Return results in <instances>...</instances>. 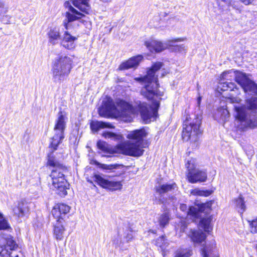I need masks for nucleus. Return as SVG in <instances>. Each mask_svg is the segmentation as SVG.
<instances>
[{"label": "nucleus", "instance_id": "obj_27", "mask_svg": "<svg viewBox=\"0 0 257 257\" xmlns=\"http://www.w3.org/2000/svg\"><path fill=\"white\" fill-rule=\"evenodd\" d=\"M213 250V245L206 244L202 246L200 253L202 257H209Z\"/></svg>", "mask_w": 257, "mask_h": 257}, {"label": "nucleus", "instance_id": "obj_35", "mask_svg": "<svg viewBox=\"0 0 257 257\" xmlns=\"http://www.w3.org/2000/svg\"><path fill=\"white\" fill-rule=\"evenodd\" d=\"M156 245L164 250L168 245V242L164 236H162L158 238L156 241Z\"/></svg>", "mask_w": 257, "mask_h": 257}, {"label": "nucleus", "instance_id": "obj_32", "mask_svg": "<svg viewBox=\"0 0 257 257\" xmlns=\"http://www.w3.org/2000/svg\"><path fill=\"white\" fill-rule=\"evenodd\" d=\"M197 166V162L195 159L191 158L187 161V163L186 164V167L187 168V172L186 175L187 174H189L190 172H193L197 169L196 168Z\"/></svg>", "mask_w": 257, "mask_h": 257}, {"label": "nucleus", "instance_id": "obj_38", "mask_svg": "<svg viewBox=\"0 0 257 257\" xmlns=\"http://www.w3.org/2000/svg\"><path fill=\"white\" fill-rule=\"evenodd\" d=\"M250 231L252 233H257V217L252 221H248Z\"/></svg>", "mask_w": 257, "mask_h": 257}, {"label": "nucleus", "instance_id": "obj_40", "mask_svg": "<svg viewBox=\"0 0 257 257\" xmlns=\"http://www.w3.org/2000/svg\"><path fill=\"white\" fill-rule=\"evenodd\" d=\"M187 50V47L184 44L175 46L174 51L180 53L185 54Z\"/></svg>", "mask_w": 257, "mask_h": 257}, {"label": "nucleus", "instance_id": "obj_29", "mask_svg": "<svg viewBox=\"0 0 257 257\" xmlns=\"http://www.w3.org/2000/svg\"><path fill=\"white\" fill-rule=\"evenodd\" d=\"M170 219V214L168 212L162 213L158 218L160 226L161 227H164L169 223Z\"/></svg>", "mask_w": 257, "mask_h": 257}, {"label": "nucleus", "instance_id": "obj_14", "mask_svg": "<svg viewBox=\"0 0 257 257\" xmlns=\"http://www.w3.org/2000/svg\"><path fill=\"white\" fill-rule=\"evenodd\" d=\"M70 209V207L65 204H57L53 207L52 214L57 221H62L64 216L69 212Z\"/></svg>", "mask_w": 257, "mask_h": 257}, {"label": "nucleus", "instance_id": "obj_17", "mask_svg": "<svg viewBox=\"0 0 257 257\" xmlns=\"http://www.w3.org/2000/svg\"><path fill=\"white\" fill-rule=\"evenodd\" d=\"M76 37L72 36L68 31L65 32L61 44L65 48L71 50L75 48V42L77 40Z\"/></svg>", "mask_w": 257, "mask_h": 257}, {"label": "nucleus", "instance_id": "obj_28", "mask_svg": "<svg viewBox=\"0 0 257 257\" xmlns=\"http://www.w3.org/2000/svg\"><path fill=\"white\" fill-rule=\"evenodd\" d=\"M102 136L105 139H110L117 141H120L122 140L123 138L121 135L110 132H103L102 134Z\"/></svg>", "mask_w": 257, "mask_h": 257}, {"label": "nucleus", "instance_id": "obj_25", "mask_svg": "<svg viewBox=\"0 0 257 257\" xmlns=\"http://www.w3.org/2000/svg\"><path fill=\"white\" fill-rule=\"evenodd\" d=\"M27 205L23 201L19 202L13 208V212L15 215L18 217H22L27 211Z\"/></svg>", "mask_w": 257, "mask_h": 257}, {"label": "nucleus", "instance_id": "obj_5", "mask_svg": "<svg viewBox=\"0 0 257 257\" xmlns=\"http://www.w3.org/2000/svg\"><path fill=\"white\" fill-rule=\"evenodd\" d=\"M67 117L64 112L60 111L55 120L53 136L50 139V147L53 151L57 150L58 146L64 138V131L66 128Z\"/></svg>", "mask_w": 257, "mask_h": 257}, {"label": "nucleus", "instance_id": "obj_41", "mask_svg": "<svg viewBox=\"0 0 257 257\" xmlns=\"http://www.w3.org/2000/svg\"><path fill=\"white\" fill-rule=\"evenodd\" d=\"M10 251L8 248H6V246L4 245H0V255L2 256L5 257L10 255Z\"/></svg>", "mask_w": 257, "mask_h": 257}, {"label": "nucleus", "instance_id": "obj_24", "mask_svg": "<svg viewBox=\"0 0 257 257\" xmlns=\"http://www.w3.org/2000/svg\"><path fill=\"white\" fill-rule=\"evenodd\" d=\"M113 127L111 123L103 121H92L90 123V128L93 133L97 132L101 128Z\"/></svg>", "mask_w": 257, "mask_h": 257}, {"label": "nucleus", "instance_id": "obj_34", "mask_svg": "<svg viewBox=\"0 0 257 257\" xmlns=\"http://www.w3.org/2000/svg\"><path fill=\"white\" fill-rule=\"evenodd\" d=\"M192 254L190 249H179L176 252V257H190Z\"/></svg>", "mask_w": 257, "mask_h": 257}, {"label": "nucleus", "instance_id": "obj_15", "mask_svg": "<svg viewBox=\"0 0 257 257\" xmlns=\"http://www.w3.org/2000/svg\"><path fill=\"white\" fill-rule=\"evenodd\" d=\"M143 60V56L141 55L133 57L128 60L122 62L119 66L120 70H126L130 68L136 69Z\"/></svg>", "mask_w": 257, "mask_h": 257}, {"label": "nucleus", "instance_id": "obj_49", "mask_svg": "<svg viewBox=\"0 0 257 257\" xmlns=\"http://www.w3.org/2000/svg\"><path fill=\"white\" fill-rule=\"evenodd\" d=\"M201 98H202V97L200 96H199L198 97V99H197V106L198 107L200 106L201 101Z\"/></svg>", "mask_w": 257, "mask_h": 257}, {"label": "nucleus", "instance_id": "obj_43", "mask_svg": "<svg viewBox=\"0 0 257 257\" xmlns=\"http://www.w3.org/2000/svg\"><path fill=\"white\" fill-rule=\"evenodd\" d=\"M233 94H230V96L227 97V101L230 103H239L241 101V99L238 97H234Z\"/></svg>", "mask_w": 257, "mask_h": 257}, {"label": "nucleus", "instance_id": "obj_33", "mask_svg": "<svg viewBox=\"0 0 257 257\" xmlns=\"http://www.w3.org/2000/svg\"><path fill=\"white\" fill-rule=\"evenodd\" d=\"M190 193L192 195L207 197L211 195L212 191L207 190H200L199 188H195L192 190Z\"/></svg>", "mask_w": 257, "mask_h": 257}, {"label": "nucleus", "instance_id": "obj_1", "mask_svg": "<svg viewBox=\"0 0 257 257\" xmlns=\"http://www.w3.org/2000/svg\"><path fill=\"white\" fill-rule=\"evenodd\" d=\"M162 66V63L156 62L148 70L146 76L135 79L144 85L141 93L147 99L152 100V106L148 105L146 102L139 101L136 103L134 108L123 100H117L114 103L111 98H106L103 100L101 106L99 108V114L103 117H120L124 121H131L132 120V115L139 112L146 123L150 121L152 117H156L160 101L164 93L158 89V76L156 73Z\"/></svg>", "mask_w": 257, "mask_h": 257}, {"label": "nucleus", "instance_id": "obj_11", "mask_svg": "<svg viewBox=\"0 0 257 257\" xmlns=\"http://www.w3.org/2000/svg\"><path fill=\"white\" fill-rule=\"evenodd\" d=\"M180 209L185 212L188 215L192 216L194 218L199 217V213L205 212L207 213L210 210V204L209 203H202L190 207L189 209L185 204H181Z\"/></svg>", "mask_w": 257, "mask_h": 257}, {"label": "nucleus", "instance_id": "obj_3", "mask_svg": "<svg viewBox=\"0 0 257 257\" xmlns=\"http://www.w3.org/2000/svg\"><path fill=\"white\" fill-rule=\"evenodd\" d=\"M47 165L55 168L52 170L50 175L52 186L59 195H66L69 185L64 178V173H66L67 169L60 164L51 154L48 156Z\"/></svg>", "mask_w": 257, "mask_h": 257}, {"label": "nucleus", "instance_id": "obj_26", "mask_svg": "<svg viewBox=\"0 0 257 257\" xmlns=\"http://www.w3.org/2000/svg\"><path fill=\"white\" fill-rule=\"evenodd\" d=\"M214 117L215 119L218 120L225 121L229 118V113L226 108L223 106L217 109L215 113Z\"/></svg>", "mask_w": 257, "mask_h": 257}, {"label": "nucleus", "instance_id": "obj_46", "mask_svg": "<svg viewBox=\"0 0 257 257\" xmlns=\"http://www.w3.org/2000/svg\"><path fill=\"white\" fill-rule=\"evenodd\" d=\"M243 4L245 5H248L250 4H253L255 2L256 0H240Z\"/></svg>", "mask_w": 257, "mask_h": 257}, {"label": "nucleus", "instance_id": "obj_6", "mask_svg": "<svg viewBox=\"0 0 257 257\" xmlns=\"http://www.w3.org/2000/svg\"><path fill=\"white\" fill-rule=\"evenodd\" d=\"M201 119L196 117L191 120L187 117L184 122L182 131V138L184 141H190L195 142L198 140V136L201 134L200 129Z\"/></svg>", "mask_w": 257, "mask_h": 257}, {"label": "nucleus", "instance_id": "obj_44", "mask_svg": "<svg viewBox=\"0 0 257 257\" xmlns=\"http://www.w3.org/2000/svg\"><path fill=\"white\" fill-rule=\"evenodd\" d=\"M97 165L100 168H101L103 170H111L115 168L113 165H106L98 163Z\"/></svg>", "mask_w": 257, "mask_h": 257}, {"label": "nucleus", "instance_id": "obj_31", "mask_svg": "<svg viewBox=\"0 0 257 257\" xmlns=\"http://www.w3.org/2000/svg\"><path fill=\"white\" fill-rule=\"evenodd\" d=\"M234 201L238 212L241 214L243 213L246 209V206L242 196H240L238 198H236Z\"/></svg>", "mask_w": 257, "mask_h": 257}, {"label": "nucleus", "instance_id": "obj_7", "mask_svg": "<svg viewBox=\"0 0 257 257\" xmlns=\"http://www.w3.org/2000/svg\"><path fill=\"white\" fill-rule=\"evenodd\" d=\"M145 143L142 142H133L128 140L124 141L117 146L118 150L122 154L138 157L142 156L146 148Z\"/></svg>", "mask_w": 257, "mask_h": 257}, {"label": "nucleus", "instance_id": "obj_53", "mask_svg": "<svg viewBox=\"0 0 257 257\" xmlns=\"http://www.w3.org/2000/svg\"><path fill=\"white\" fill-rule=\"evenodd\" d=\"M150 231H151V232L153 233H156V231H154V230H150Z\"/></svg>", "mask_w": 257, "mask_h": 257}, {"label": "nucleus", "instance_id": "obj_39", "mask_svg": "<svg viewBox=\"0 0 257 257\" xmlns=\"http://www.w3.org/2000/svg\"><path fill=\"white\" fill-rule=\"evenodd\" d=\"M6 0H0V17L4 16L8 12V8L6 5Z\"/></svg>", "mask_w": 257, "mask_h": 257}, {"label": "nucleus", "instance_id": "obj_42", "mask_svg": "<svg viewBox=\"0 0 257 257\" xmlns=\"http://www.w3.org/2000/svg\"><path fill=\"white\" fill-rule=\"evenodd\" d=\"M187 227V224L184 220H181L179 224L178 225V226L176 227L177 230L179 229L181 232H184Z\"/></svg>", "mask_w": 257, "mask_h": 257}, {"label": "nucleus", "instance_id": "obj_4", "mask_svg": "<svg viewBox=\"0 0 257 257\" xmlns=\"http://www.w3.org/2000/svg\"><path fill=\"white\" fill-rule=\"evenodd\" d=\"M72 60L67 56L56 58L52 64L51 72L53 81L60 83L69 74L72 68Z\"/></svg>", "mask_w": 257, "mask_h": 257}, {"label": "nucleus", "instance_id": "obj_51", "mask_svg": "<svg viewBox=\"0 0 257 257\" xmlns=\"http://www.w3.org/2000/svg\"><path fill=\"white\" fill-rule=\"evenodd\" d=\"M103 2L107 3L110 2L111 0H101Z\"/></svg>", "mask_w": 257, "mask_h": 257}, {"label": "nucleus", "instance_id": "obj_56", "mask_svg": "<svg viewBox=\"0 0 257 257\" xmlns=\"http://www.w3.org/2000/svg\"><path fill=\"white\" fill-rule=\"evenodd\" d=\"M16 257H18V256L17 255V256H16Z\"/></svg>", "mask_w": 257, "mask_h": 257}, {"label": "nucleus", "instance_id": "obj_16", "mask_svg": "<svg viewBox=\"0 0 257 257\" xmlns=\"http://www.w3.org/2000/svg\"><path fill=\"white\" fill-rule=\"evenodd\" d=\"M188 237L191 239L194 244H200L205 241L206 235L202 230L190 229L188 234Z\"/></svg>", "mask_w": 257, "mask_h": 257}, {"label": "nucleus", "instance_id": "obj_47", "mask_svg": "<svg viewBox=\"0 0 257 257\" xmlns=\"http://www.w3.org/2000/svg\"><path fill=\"white\" fill-rule=\"evenodd\" d=\"M125 238L127 241H131L132 239V238H133V235L132 232H131L130 233H128L127 234V235H126Z\"/></svg>", "mask_w": 257, "mask_h": 257}, {"label": "nucleus", "instance_id": "obj_55", "mask_svg": "<svg viewBox=\"0 0 257 257\" xmlns=\"http://www.w3.org/2000/svg\"><path fill=\"white\" fill-rule=\"evenodd\" d=\"M116 244H117V245H118V240L116 241Z\"/></svg>", "mask_w": 257, "mask_h": 257}, {"label": "nucleus", "instance_id": "obj_18", "mask_svg": "<svg viewBox=\"0 0 257 257\" xmlns=\"http://www.w3.org/2000/svg\"><path fill=\"white\" fill-rule=\"evenodd\" d=\"M147 135V133L144 128L128 132L126 138L129 140H136V142H142L144 143L143 140Z\"/></svg>", "mask_w": 257, "mask_h": 257}, {"label": "nucleus", "instance_id": "obj_8", "mask_svg": "<svg viewBox=\"0 0 257 257\" xmlns=\"http://www.w3.org/2000/svg\"><path fill=\"white\" fill-rule=\"evenodd\" d=\"M237 72V70H234L233 69L223 72L220 77V83L218 88H220L222 91L230 90L231 91H237L236 94H237L238 90L235 83L227 81L228 80H235Z\"/></svg>", "mask_w": 257, "mask_h": 257}, {"label": "nucleus", "instance_id": "obj_52", "mask_svg": "<svg viewBox=\"0 0 257 257\" xmlns=\"http://www.w3.org/2000/svg\"><path fill=\"white\" fill-rule=\"evenodd\" d=\"M87 181H88V182H89L90 183H91V184H93V182H92V181H91V180H88H88H87Z\"/></svg>", "mask_w": 257, "mask_h": 257}, {"label": "nucleus", "instance_id": "obj_22", "mask_svg": "<svg viewBox=\"0 0 257 257\" xmlns=\"http://www.w3.org/2000/svg\"><path fill=\"white\" fill-rule=\"evenodd\" d=\"M72 4L83 13L87 14L90 11V6L88 3V0H72Z\"/></svg>", "mask_w": 257, "mask_h": 257}, {"label": "nucleus", "instance_id": "obj_19", "mask_svg": "<svg viewBox=\"0 0 257 257\" xmlns=\"http://www.w3.org/2000/svg\"><path fill=\"white\" fill-rule=\"evenodd\" d=\"M48 42L55 45L61 40L60 30L57 27L51 28L47 33Z\"/></svg>", "mask_w": 257, "mask_h": 257}, {"label": "nucleus", "instance_id": "obj_30", "mask_svg": "<svg viewBox=\"0 0 257 257\" xmlns=\"http://www.w3.org/2000/svg\"><path fill=\"white\" fill-rule=\"evenodd\" d=\"M210 223L211 219L210 218H203L200 221L199 226L203 228L205 231L209 232L211 230Z\"/></svg>", "mask_w": 257, "mask_h": 257}, {"label": "nucleus", "instance_id": "obj_10", "mask_svg": "<svg viewBox=\"0 0 257 257\" xmlns=\"http://www.w3.org/2000/svg\"><path fill=\"white\" fill-rule=\"evenodd\" d=\"M187 40L186 37L173 39L167 41L163 43L154 39H150L145 42V46L151 52H160L166 49L169 46L171 45L172 43L183 42Z\"/></svg>", "mask_w": 257, "mask_h": 257}, {"label": "nucleus", "instance_id": "obj_13", "mask_svg": "<svg viewBox=\"0 0 257 257\" xmlns=\"http://www.w3.org/2000/svg\"><path fill=\"white\" fill-rule=\"evenodd\" d=\"M186 177L188 181L191 183L204 182L207 180V172L205 170L197 169L193 172L187 174Z\"/></svg>", "mask_w": 257, "mask_h": 257}, {"label": "nucleus", "instance_id": "obj_20", "mask_svg": "<svg viewBox=\"0 0 257 257\" xmlns=\"http://www.w3.org/2000/svg\"><path fill=\"white\" fill-rule=\"evenodd\" d=\"M65 6L66 8H68V10L72 13L69 12L66 13L67 21L68 22H72L78 19L81 18L83 16V14L80 12H78L73 7H72L69 2H66L65 3Z\"/></svg>", "mask_w": 257, "mask_h": 257}, {"label": "nucleus", "instance_id": "obj_12", "mask_svg": "<svg viewBox=\"0 0 257 257\" xmlns=\"http://www.w3.org/2000/svg\"><path fill=\"white\" fill-rule=\"evenodd\" d=\"M93 180L102 188L111 191L120 190L122 187V184L121 181L114 180H108L99 175H95L93 177Z\"/></svg>", "mask_w": 257, "mask_h": 257}, {"label": "nucleus", "instance_id": "obj_54", "mask_svg": "<svg viewBox=\"0 0 257 257\" xmlns=\"http://www.w3.org/2000/svg\"><path fill=\"white\" fill-rule=\"evenodd\" d=\"M0 218H3V215L0 213Z\"/></svg>", "mask_w": 257, "mask_h": 257}, {"label": "nucleus", "instance_id": "obj_21", "mask_svg": "<svg viewBox=\"0 0 257 257\" xmlns=\"http://www.w3.org/2000/svg\"><path fill=\"white\" fill-rule=\"evenodd\" d=\"M65 228L62 221H57L54 225L53 233L55 238L57 240H61L63 239L65 233Z\"/></svg>", "mask_w": 257, "mask_h": 257}, {"label": "nucleus", "instance_id": "obj_36", "mask_svg": "<svg viewBox=\"0 0 257 257\" xmlns=\"http://www.w3.org/2000/svg\"><path fill=\"white\" fill-rule=\"evenodd\" d=\"M98 148L102 152L106 153H110L111 150L109 145L105 142L99 141L97 143Z\"/></svg>", "mask_w": 257, "mask_h": 257}, {"label": "nucleus", "instance_id": "obj_37", "mask_svg": "<svg viewBox=\"0 0 257 257\" xmlns=\"http://www.w3.org/2000/svg\"><path fill=\"white\" fill-rule=\"evenodd\" d=\"M6 241L7 244L4 245V246H6V248L9 247L8 249L12 250L17 248V245L12 237H8L6 239Z\"/></svg>", "mask_w": 257, "mask_h": 257}, {"label": "nucleus", "instance_id": "obj_50", "mask_svg": "<svg viewBox=\"0 0 257 257\" xmlns=\"http://www.w3.org/2000/svg\"><path fill=\"white\" fill-rule=\"evenodd\" d=\"M64 26L65 27V28L67 29L68 27V24L64 22Z\"/></svg>", "mask_w": 257, "mask_h": 257}, {"label": "nucleus", "instance_id": "obj_2", "mask_svg": "<svg viewBox=\"0 0 257 257\" xmlns=\"http://www.w3.org/2000/svg\"><path fill=\"white\" fill-rule=\"evenodd\" d=\"M236 124L240 129L257 126V97L246 100L244 106H234Z\"/></svg>", "mask_w": 257, "mask_h": 257}, {"label": "nucleus", "instance_id": "obj_45", "mask_svg": "<svg viewBox=\"0 0 257 257\" xmlns=\"http://www.w3.org/2000/svg\"><path fill=\"white\" fill-rule=\"evenodd\" d=\"M8 227L9 225L6 220L3 219L2 220H0V230L6 229Z\"/></svg>", "mask_w": 257, "mask_h": 257}, {"label": "nucleus", "instance_id": "obj_9", "mask_svg": "<svg viewBox=\"0 0 257 257\" xmlns=\"http://www.w3.org/2000/svg\"><path fill=\"white\" fill-rule=\"evenodd\" d=\"M235 81L241 86L245 92L257 95V84L249 78L248 74L237 71Z\"/></svg>", "mask_w": 257, "mask_h": 257}, {"label": "nucleus", "instance_id": "obj_23", "mask_svg": "<svg viewBox=\"0 0 257 257\" xmlns=\"http://www.w3.org/2000/svg\"><path fill=\"white\" fill-rule=\"evenodd\" d=\"M177 189V186L176 183L165 184L159 185L156 188V191L158 194H163Z\"/></svg>", "mask_w": 257, "mask_h": 257}, {"label": "nucleus", "instance_id": "obj_48", "mask_svg": "<svg viewBox=\"0 0 257 257\" xmlns=\"http://www.w3.org/2000/svg\"><path fill=\"white\" fill-rule=\"evenodd\" d=\"M221 2L224 3L227 6H233V4L232 3V0H221Z\"/></svg>", "mask_w": 257, "mask_h": 257}]
</instances>
